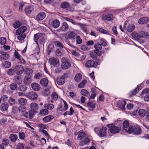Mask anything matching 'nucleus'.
<instances>
[{"instance_id": "1", "label": "nucleus", "mask_w": 149, "mask_h": 149, "mask_svg": "<svg viewBox=\"0 0 149 149\" xmlns=\"http://www.w3.org/2000/svg\"><path fill=\"white\" fill-rule=\"evenodd\" d=\"M75 135H77V139L78 140H81L79 143L80 146H83L87 144L90 142V139L88 138H85L86 134L84 132L80 131L74 133Z\"/></svg>"}, {"instance_id": "2", "label": "nucleus", "mask_w": 149, "mask_h": 149, "mask_svg": "<svg viewBox=\"0 0 149 149\" xmlns=\"http://www.w3.org/2000/svg\"><path fill=\"white\" fill-rule=\"evenodd\" d=\"M127 133H133L135 134H139L141 133L142 130L140 127L136 125L134 126H130L128 130L125 129Z\"/></svg>"}, {"instance_id": "3", "label": "nucleus", "mask_w": 149, "mask_h": 149, "mask_svg": "<svg viewBox=\"0 0 149 149\" xmlns=\"http://www.w3.org/2000/svg\"><path fill=\"white\" fill-rule=\"evenodd\" d=\"M107 128L105 127H103L100 128L99 127H95L94 130L96 134L100 137H102L106 136Z\"/></svg>"}, {"instance_id": "4", "label": "nucleus", "mask_w": 149, "mask_h": 149, "mask_svg": "<svg viewBox=\"0 0 149 149\" xmlns=\"http://www.w3.org/2000/svg\"><path fill=\"white\" fill-rule=\"evenodd\" d=\"M124 29L128 32H131L134 30L135 26L133 24L130 23L128 21H126L124 25Z\"/></svg>"}, {"instance_id": "5", "label": "nucleus", "mask_w": 149, "mask_h": 149, "mask_svg": "<svg viewBox=\"0 0 149 149\" xmlns=\"http://www.w3.org/2000/svg\"><path fill=\"white\" fill-rule=\"evenodd\" d=\"M107 126L110 127L109 130L111 133L113 134L118 133L120 130L119 127L115 126L113 124H108Z\"/></svg>"}, {"instance_id": "6", "label": "nucleus", "mask_w": 149, "mask_h": 149, "mask_svg": "<svg viewBox=\"0 0 149 149\" xmlns=\"http://www.w3.org/2000/svg\"><path fill=\"white\" fill-rule=\"evenodd\" d=\"M30 107L31 109L29 111L31 115L30 117L32 118V115L34 114V113L37 112L36 111L38 109V106L36 103L32 102L30 104Z\"/></svg>"}, {"instance_id": "7", "label": "nucleus", "mask_w": 149, "mask_h": 149, "mask_svg": "<svg viewBox=\"0 0 149 149\" xmlns=\"http://www.w3.org/2000/svg\"><path fill=\"white\" fill-rule=\"evenodd\" d=\"M62 63L61 64V68L63 69H66L69 68L71 66L70 63L68 60L65 58H63L61 59Z\"/></svg>"}, {"instance_id": "8", "label": "nucleus", "mask_w": 149, "mask_h": 149, "mask_svg": "<svg viewBox=\"0 0 149 149\" xmlns=\"http://www.w3.org/2000/svg\"><path fill=\"white\" fill-rule=\"evenodd\" d=\"M24 95L31 100H36L38 97L37 94L33 91H31L26 93Z\"/></svg>"}, {"instance_id": "9", "label": "nucleus", "mask_w": 149, "mask_h": 149, "mask_svg": "<svg viewBox=\"0 0 149 149\" xmlns=\"http://www.w3.org/2000/svg\"><path fill=\"white\" fill-rule=\"evenodd\" d=\"M15 70L17 74L18 75H21L24 72V69L22 65H18L15 66Z\"/></svg>"}, {"instance_id": "10", "label": "nucleus", "mask_w": 149, "mask_h": 149, "mask_svg": "<svg viewBox=\"0 0 149 149\" xmlns=\"http://www.w3.org/2000/svg\"><path fill=\"white\" fill-rule=\"evenodd\" d=\"M49 63L54 66H59V61L55 57H52L49 59Z\"/></svg>"}, {"instance_id": "11", "label": "nucleus", "mask_w": 149, "mask_h": 149, "mask_svg": "<svg viewBox=\"0 0 149 149\" xmlns=\"http://www.w3.org/2000/svg\"><path fill=\"white\" fill-rule=\"evenodd\" d=\"M102 18L103 20L111 21L113 19V17L112 14L109 13L107 14L104 15L102 16Z\"/></svg>"}, {"instance_id": "12", "label": "nucleus", "mask_w": 149, "mask_h": 149, "mask_svg": "<svg viewBox=\"0 0 149 149\" xmlns=\"http://www.w3.org/2000/svg\"><path fill=\"white\" fill-rule=\"evenodd\" d=\"M27 28L26 26H22L19 28L16 31L17 35H21L26 30Z\"/></svg>"}, {"instance_id": "13", "label": "nucleus", "mask_w": 149, "mask_h": 149, "mask_svg": "<svg viewBox=\"0 0 149 149\" xmlns=\"http://www.w3.org/2000/svg\"><path fill=\"white\" fill-rule=\"evenodd\" d=\"M31 86L32 89L35 91H39L40 89V85L36 82L31 83Z\"/></svg>"}, {"instance_id": "14", "label": "nucleus", "mask_w": 149, "mask_h": 149, "mask_svg": "<svg viewBox=\"0 0 149 149\" xmlns=\"http://www.w3.org/2000/svg\"><path fill=\"white\" fill-rule=\"evenodd\" d=\"M45 17V14L44 12H40L36 17V19L38 21H41L43 20Z\"/></svg>"}, {"instance_id": "15", "label": "nucleus", "mask_w": 149, "mask_h": 149, "mask_svg": "<svg viewBox=\"0 0 149 149\" xmlns=\"http://www.w3.org/2000/svg\"><path fill=\"white\" fill-rule=\"evenodd\" d=\"M118 107L123 110H125V105L126 103V102L124 100H119L118 101Z\"/></svg>"}, {"instance_id": "16", "label": "nucleus", "mask_w": 149, "mask_h": 149, "mask_svg": "<svg viewBox=\"0 0 149 149\" xmlns=\"http://www.w3.org/2000/svg\"><path fill=\"white\" fill-rule=\"evenodd\" d=\"M9 55L6 53H4L0 55V61H3L8 59L9 57Z\"/></svg>"}, {"instance_id": "17", "label": "nucleus", "mask_w": 149, "mask_h": 149, "mask_svg": "<svg viewBox=\"0 0 149 149\" xmlns=\"http://www.w3.org/2000/svg\"><path fill=\"white\" fill-rule=\"evenodd\" d=\"M149 18L147 17H143L140 18L139 20V23L141 24H145L149 21Z\"/></svg>"}, {"instance_id": "18", "label": "nucleus", "mask_w": 149, "mask_h": 149, "mask_svg": "<svg viewBox=\"0 0 149 149\" xmlns=\"http://www.w3.org/2000/svg\"><path fill=\"white\" fill-rule=\"evenodd\" d=\"M95 63L92 60H89L87 61L86 63V67L90 68L94 67Z\"/></svg>"}, {"instance_id": "19", "label": "nucleus", "mask_w": 149, "mask_h": 149, "mask_svg": "<svg viewBox=\"0 0 149 149\" xmlns=\"http://www.w3.org/2000/svg\"><path fill=\"white\" fill-rule=\"evenodd\" d=\"M42 34L39 33L35 34L33 37L34 41L38 44V41L39 38L42 36Z\"/></svg>"}, {"instance_id": "20", "label": "nucleus", "mask_w": 149, "mask_h": 149, "mask_svg": "<svg viewBox=\"0 0 149 149\" xmlns=\"http://www.w3.org/2000/svg\"><path fill=\"white\" fill-rule=\"evenodd\" d=\"M21 113L22 116L26 118H28L29 117L30 119H32L33 118V114L32 115V118L30 117L31 115L30 113V111H29V113H28L26 111H22L21 112Z\"/></svg>"}, {"instance_id": "21", "label": "nucleus", "mask_w": 149, "mask_h": 149, "mask_svg": "<svg viewBox=\"0 0 149 149\" xmlns=\"http://www.w3.org/2000/svg\"><path fill=\"white\" fill-rule=\"evenodd\" d=\"M33 9V8L32 6H28L25 8L24 10L26 14H29L31 13Z\"/></svg>"}, {"instance_id": "22", "label": "nucleus", "mask_w": 149, "mask_h": 149, "mask_svg": "<svg viewBox=\"0 0 149 149\" xmlns=\"http://www.w3.org/2000/svg\"><path fill=\"white\" fill-rule=\"evenodd\" d=\"M14 81L18 84H20L22 83V80L21 77L19 76H15Z\"/></svg>"}, {"instance_id": "23", "label": "nucleus", "mask_w": 149, "mask_h": 149, "mask_svg": "<svg viewBox=\"0 0 149 149\" xmlns=\"http://www.w3.org/2000/svg\"><path fill=\"white\" fill-rule=\"evenodd\" d=\"M87 105L89 110L93 111L95 107V103L92 101H89L87 104Z\"/></svg>"}, {"instance_id": "24", "label": "nucleus", "mask_w": 149, "mask_h": 149, "mask_svg": "<svg viewBox=\"0 0 149 149\" xmlns=\"http://www.w3.org/2000/svg\"><path fill=\"white\" fill-rule=\"evenodd\" d=\"M18 138L17 136L15 134H12L9 136V139L12 142H15Z\"/></svg>"}, {"instance_id": "25", "label": "nucleus", "mask_w": 149, "mask_h": 149, "mask_svg": "<svg viewBox=\"0 0 149 149\" xmlns=\"http://www.w3.org/2000/svg\"><path fill=\"white\" fill-rule=\"evenodd\" d=\"M60 29L63 31H68L69 29V26L67 23L66 22L63 23Z\"/></svg>"}, {"instance_id": "26", "label": "nucleus", "mask_w": 149, "mask_h": 149, "mask_svg": "<svg viewBox=\"0 0 149 149\" xmlns=\"http://www.w3.org/2000/svg\"><path fill=\"white\" fill-rule=\"evenodd\" d=\"M48 113L49 111L47 109H43L40 110L39 114L41 116H44L48 114Z\"/></svg>"}, {"instance_id": "27", "label": "nucleus", "mask_w": 149, "mask_h": 149, "mask_svg": "<svg viewBox=\"0 0 149 149\" xmlns=\"http://www.w3.org/2000/svg\"><path fill=\"white\" fill-rule=\"evenodd\" d=\"M54 118V116L52 115L44 117L43 119V120L45 123L50 121Z\"/></svg>"}, {"instance_id": "28", "label": "nucleus", "mask_w": 149, "mask_h": 149, "mask_svg": "<svg viewBox=\"0 0 149 149\" xmlns=\"http://www.w3.org/2000/svg\"><path fill=\"white\" fill-rule=\"evenodd\" d=\"M8 107V104L6 102L2 103L0 106V108L3 111H6L7 110Z\"/></svg>"}, {"instance_id": "29", "label": "nucleus", "mask_w": 149, "mask_h": 149, "mask_svg": "<svg viewBox=\"0 0 149 149\" xmlns=\"http://www.w3.org/2000/svg\"><path fill=\"white\" fill-rule=\"evenodd\" d=\"M60 24V22L57 19H55L52 22V26L55 28H57L59 26Z\"/></svg>"}, {"instance_id": "30", "label": "nucleus", "mask_w": 149, "mask_h": 149, "mask_svg": "<svg viewBox=\"0 0 149 149\" xmlns=\"http://www.w3.org/2000/svg\"><path fill=\"white\" fill-rule=\"evenodd\" d=\"M140 37V38H149V34L143 31H141L139 32Z\"/></svg>"}, {"instance_id": "31", "label": "nucleus", "mask_w": 149, "mask_h": 149, "mask_svg": "<svg viewBox=\"0 0 149 149\" xmlns=\"http://www.w3.org/2000/svg\"><path fill=\"white\" fill-rule=\"evenodd\" d=\"M57 82L58 84L59 85H62L65 83V80L64 77H61L57 78Z\"/></svg>"}, {"instance_id": "32", "label": "nucleus", "mask_w": 149, "mask_h": 149, "mask_svg": "<svg viewBox=\"0 0 149 149\" xmlns=\"http://www.w3.org/2000/svg\"><path fill=\"white\" fill-rule=\"evenodd\" d=\"M32 79L30 77L25 76L24 79V82L25 84L29 85L31 82Z\"/></svg>"}, {"instance_id": "33", "label": "nucleus", "mask_w": 149, "mask_h": 149, "mask_svg": "<svg viewBox=\"0 0 149 149\" xmlns=\"http://www.w3.org/2000/svg\"><path fill=\"white\" fill-rule=\"evenodd\" d=\"M141 89L140 85L138 86L133 91H131L130 93V95H134L137 93Z\"/></svg>"}, {"instance_id": "34", "label": "nucleus", "mask_w": 149, "mask_h": 149, "mask_svg": "<svg viewBox=\"0 0 149 149\" xmlns=\"http://www.w3.org/2000/svg\"><path fill=\"white\" fill-rule=\"evenodd\" d=\"M49 82L48 80L46 78H43L41 79L40 83L43 86H46Z\"/></svg>"}, {"instance_id": "35", "label": "nucleus", "mask_w": 149, "mask_h": 149, "mask_svg": "<svg viewBox=\"0 0 149 149\" xmlns=\"http://www.w3.org/2000/svg\"><path fill=\"white\" fill-rule=\"evenodd\" d=\"M82 76L80 73H77L74 77V80L77 82H79L82 79Z\"/></svg>"}, {"instance_id": "36", "label": "nucleus", "mask_w": 149, "mask_h": 149, "mask_svg": "<svg viewBox=\"0 0 149 149\" xmlns=\"http://www.w3.org/2000/svg\"><path fill=\"white\" fill-rule=\"evenodd\" d=\"M76 36V33L73 32H70L68 35V37L71 40L74 39Z\"/></svg>"}, {"instance_id": "37", "label": "nucleus", "mask_w": 149, "mask_h": 149, "mask_svg": "<svg viewBox=\"0 0 149 149\" xmlns=\"http://www.w3.org/2000/svg\"><path fill=\"white\" fill-rule=\"evenodd\" d=\"M18 103L22 105H25L27 103V100L24 98H21L18 100Z\"/></svg>"}, {"instance_id": "38", "label": "nucleus", "mask_w": 149, "mask_h": 149, "mask_svg": "<svg viewBox=\"0 0 149 149\" xmlns=\"http://www.w3.org/2000/svg\"><path fill=\"white\" fill-rule=\"evenodd\" d=\"M44 107L49 110H52L54 109V106L52 104H44Z\"/></svg>"}, {"instance_id": "39", "label": "nucleus", "mask_w": 149, "mask_h": 149, "mask_svg": "<svg viewBox=\"0 0 149 149\" xmlns=\"http://www.w3.org/2000/svg\"><path fill=\"white\" fill-rule=\"evenodd\" d=\"M51 91L50 90L49 88H45L42 93V95L44 96H47L49 95Z\"/></svg>"}, {"instance_id": "40", "label": "nucleus", "mask_w": 149, "mask_h": 149, "mask_svg": "<svg viewBox=\"0 0 149 149\" xmlns=\"http://www.w3.org/2000/svg\"><path fill=\"white\" fill-rule=\"evenodd\" d=\"M70 4L67 2L64 1L62 2L61 5V7L62 8H68Z\"/></svg>"}, {"instance_id": "41", "label": "nucleus", "mask_w": 149, "mask_h": 149, "mask_svg": "<svg viewBox=\"0 0 149 149\" xmlns=\"http://www.w3.org/2000/svg\"><path fill=\"white\" fill-rule=\"evenodd\" d=\"M96 30L100 31L102 33L107 35H109V31L100 27H98L96 29Z\"/></svg>"}, {"instance_id": "42", "label": "nucleus", "mask_w": 149, "mask_h": 149, "mask_svg": "<svg viewBox=\"0 0 149 149\" xmlns=\"http://www.w3.org/2000/svg\"><path fill=\"white\" fill-rule=\"evenodd\" d=\"M80 93L81 94L84 96H88L90 95L89 92L86 89H82L81 90Z\"/></svg>"}, {"instance_id": "43", "label": "nucleus", "mask_w": 149, "mask_h": 149, "mask_svg": "<svg viewBox=\"0 0 149 149\" xmlns=\"http://www.w3.org/2000/svg\"><path fill=\"white\" fill-rule=\"evenodd\" d=\"M146 113L145 111L143 109H139L138 112V114L142 117H144Z\"/></svg>"}, {"instance_id": "44", "label": "nucleus", "mask_w": 149, "mask_h": 149, "mask_svg": "<svg viewBox=\"0 0 149 149\" xmlns=\"http://www.w3.org/2000/svg\"><path fill=\"white\" fill-rule=\"evenodd\" d=\"M11 65L10 62L8 61H6L2 63V65L5 68H9L11 67Z\"/></svg>"}, {"instance_id": "45", "label": "nucleus", "mask_w": 149, "mask_h": 149, "mask_svg": "<svg viewBox=\"0 0 149 149\" xmlns=\"http://www.w3.org/2000/svg\"><path fill=\"white\" fill-rule=\"evenodd\" d=\"M27 87L24 85H20L18 88V90L22 92H25L27 89Z\"/></svg>"}, {"instance_id": "46", "label": "nucleus", "mask_w": 149, "mask_h": 149, "mask_svg": "<svg viewBox=\"0 0 149 149\" xmlns=\"http://www.w3.org/2000/svg\"><path fill=\"white\" fill-rule=\"evenodd\" d=\"M24 73L27 74H30L33 72V70L29 68H26L24 69Z\"/></svg>"}, {"instance_id": "47", "label": "nucleus", "mask_w": 149, "mask_h": 149, "mask_svg": "<svg viewBox=\"0 0 149 149\" xmlns=\"http://www.w3.org/2000/svg\"><path fill=\"white\" fill-rule=\"evenodd\" d=\"M129 123L128 121L127 120L125 121L123 123V126L124 128H125L124 130L126 131H127L125 129H127V130H128V128L127 127H129Z\"/></svg>"}, {"instance_id": "48", "label": "nucleus", "mask_w": 149, "mask_h": 149, "mask_svg": "<svg viewBox=\"0 0 149 149\" xmlns=\"http://www.w3.org/2000/svg\"><path fill=\"white\" fill-rule=\"evenodd\" d=\"M51 97L52 99L56 101L58 99V96L56 92H54L52 93Z\"/></svg>"}, {"instance_id": "49", "label": "nucleus", "mask_w": 149, "mask_h": 149, "mask_svg": "<svg viewBox=\"0 0 149 149\" xmlns=\"http://www.w3.org/2000/svg\"><path fill=\"white\" fill-rule=\"evenodd\" d=\"M87 82L86 80L85 79L83 80L82 82L79 83L78 85V87L79 88H83L85 85L86 84Z\"/></svg>"}, {"instance_id": "50", "label": "nucleus", "mask_w": 149, "mask_h": 149, "mask_svg": "<svg viewBox=\"0 0 149 149\" xmlns=\"http://www.w3.org/2000/svg\"><path fill=\"white\" fill-rule=\"evenodd\" d=\"M139 35V33H138L134 32L132 33V36L135 39L137 40L139 39L140 38V37Z\"/></svg>"}, {"instance_id": "51", "label": "nucleus", "mask_w": 149, "mask_h": 149, "mask_svg": "<svg viewBox=\"0 0 149 149\" xmlns=\"http://www.w3.org/2000/svg\"><path fill=\"white\" fill-rule=\"evenodd\" d=\"M78 25L81 26V28L84 32L86 33L87 27L85 25L79 23H78Z\"/></svg>"}, {"instance_id": "52", "label": "nucleus", "mask_w": 149, "mask_h": 149, "mask_svg": "<svg viewBox=\"0 0 149 149\" xmlns=\"http://www.w3.org/2000/svg\"><path fill=\"white\" fill-rule=\"evenodd\" d=\"M94 47L95 50H100L102 48V45L101 44L97 43L95 45Z\"/></svg>"}, {"instance_id": "53", "label": "nucleus", "mask_w": 149, "mask_h": 149, "mask_svg": "<svg viewBox=\"0 0 149 149\" xmlns=\"http://www.w3.org/2000/svg\"><path fill=\"white\" fill-rule=\"evenodd\" d=\"M24 145L23 143L19 142L17 145L16 149H23L24 148Z\"/></svg>"}, {"instance_id": "54", "label": "nucleus", "mask_w": 149, "mask_h": 149, "mask_svg": "<svg viewBox=\"0 0 149 149\" xmlns=\"http://www.w3.org/2000/svg\"><path fill=\"white\" fill-rule=\"evenodd\" d=\"M6 42V39L5 37H1L0 38V43L4 45H5Z\"/></svg>"}, {"instance_id": "55", "label": "nucleus", "mask_w": 149, "mask_h": 149, "mask_svg": "<svg viewBox=\"0 0 149 149\" xmlns=\"http://www.w3.org/2000/svg\"><path fill=\"white\" fill-rule=\"evenodd\" d=\"M18 36H19L17 37L18 39L19 40L22 41L26 37V34L25 33H24L22 35H20Z\"/></svg>"}, {"instance_id": "56", "label": "nucleus", "mask_w": 149, "mask_h": 149, "mask_svg": "<svg viewBox=\"0 0 149 149\" xmlns=\"http://www.w3.org/2000/svg\"><path fill=\"white\" fill-rule=\"evenodd\" d=\"M10 87L12 90H15L17 87V85L16 84L13 83L10 85Z\"/></svg>"}, {"instance_id": "57", "label": "nucleus", "mask_w": 149, "mask_h": 149, "mask_svg": "<svg viewBox=\"0 0 149 149\" xmlns=\"http://www.w3.org/2000/svg\"><path fill=\"white\" fill-rule=\"evenodd\" d=\"M8 102L9 104L11 105H13L15 103V99L11 97L10 98Z\"/></svg>"}, {"instance_id": "58", "label": "nucleus", "mask_w": 149, "mask_h": 149, "mask_svg": "<svg viewBox=\"0 0 149 149\" xmlns=\"http://www.w3.org/2000/svg\"><path fill=\"white\" fill-rule=\"evenodd\" d=\"M15 72L13 69L10 68L8 70L7 73L9 75L11 76L14 75Z\"/></svg>"}, {"instance_id": "59", "label": "nucleus", "mask_w": 149, "mask_h": 149, "mask_svg": "<svg viewBox=\"0 0 149 149\" xmlns=\"http://www.w3.org/2000/svg\"><path fill=\"white\" fill-rule=\"evenodd\" d=\"M2 143L4 146L8 145L9 143V140L7 139H3L2 140Z\"/></svg>"}, {"instance_id": "60", "label": "nucleus", "mask_w": 149, "mask_h": 149, "mask_svg": "<svg viewBox=\"0 0 149 149\" xmlns=\"http://www.w3.org/2000/svg\"><path fill=\"white\" fill-rule=\"evenodd\" d=\"M100 42L101 44V45L105 46L107 45V42L106 40L103 38H101L100 40Z\"/></svg>"}, {"instance_id": "61", "label": "nucleus", "mask_w": 149, "mask_h": 149, "mask_svg": "<svg viewBox=\"0 0 149 149\" xmlns=\"http://www.w3.org/2000/svg\"><path fill=\"white\" fill-rule=\"evenodd\" d=\"M76 43L78 44H80L82 42V40L80 38L79 36H77L76 37Z\"/></svg>"}, {"instance_id": "62", "label": "nucleus", "mask_w": 149, "mask_h": 149, "mask_svg": "<svg viewBox=\"0 0 149 149\" xmlns=\"http://www.w3.org/2000/svg\"><path fill=\"white\" fill-rule=\"evenodd\" d=\"M19 138L20 139L23 140L24 139L25 134L24 132H19Z\"/></svg>"}, {"instance_id": "63", "label": "nucleus", "mask_w": 149, "mask_h": 149, "mask_svg": "<svg viewBox=\"0 0 149 149\" xmlns=\"http://www.w3.org/2000/svg\"><path fill=\"white\" fill-rule=\"evenodd\" d=\"M21 25V23L18 21H17L14 24L13 27L15 29H17Z\"/></svg>"}, {"instance_id": "64", "label": "nucleus", "mask_w": 149, "mask_h": 149, "mask_svg": "<svg viewBox=\"0 0 149 149\" xmlns=\"http://www.w3.org/2000/svg\"><path fill=\"white\" fill-rule=\"evenodd\" d=\"M55 45L56 46L60 48H63V44L59 41H56L55 42Z\"/></svg>"}]
</instances>
